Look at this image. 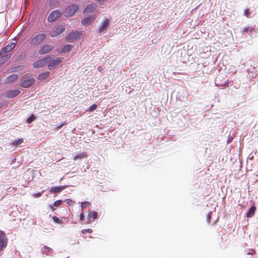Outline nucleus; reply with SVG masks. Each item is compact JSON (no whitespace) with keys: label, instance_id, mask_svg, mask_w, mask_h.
I'll return each mask as SVG.
<instances>
[{"label":"nucleus","instance_id":"13","mask_svg":"<svg viewBox=\"0 0 258 258\" xmlns=\"http://www.w3.org/2000/svg\"><path fill=\"white\" fill-rule=\"evenodd\" d=\"M97 5L95 4H90L87 5L84 10V14H87L92 12L96 8Z\"/></svg>","mask_w":258,"mask_h":258},{"label":"nucleus","instance_id":"17","mask_svg":"<svg viewBox=\"0 0 258 258\" xmlns=\"http://www.w3.org/2000/svg\"><path fill=\"white\" fill-rule=\"evenodd\" d=\"M53 250L49 247L44 245L43 248L41 249V252L43 254H46L49 255L53 252Z\"/></svg>","mask_w":258,"mask_h":258},{"label":"nucleus","instance_id":"18","mask_svg":"<svg viewBox=\"0 0 258 258\" xmlns=\"http://www.w3.org/2000/svg\"><path fill=\"white\" fill-rule=\"evenodd\" d=\"M109 25V20L106 19L102 23L101 26L99 28V32H102L104 31L108 27Z\"/></svg>","mask_w":258,"mask_h":258},{"label":"nucleus","instance_id":"7","mask_svg":"<svg viewBox=\"0 0 258 258\" xmlns=\"http://www.w3.org/2000/svg\"><path fill=\"white\" fill-rule=\"evenodd\" d=\"M62 13L58 10H54L52 11L48 16L47 20L49 22H53L55 21Z\"/></svg>","mask_w":258,"mask_h":258},{"label":"nucleus","instance_id":"30","mask_svg":"<svg viewBox=\"0 0 258 258\" xmlns=\"http://www.w3.org/2000/svg\"><path fill=\"white\" fill-rule=\"evenodd\" d=\"M62 203V201L61 200H57L55 202H54L53 204V206L55 207H58L59 205H60Z\"/></svg>","mask_w":258,"mask_h":258},{"label":"nucleus","instance_id":"35","mask_svg":"<svg viewBox=\"0 0 258 258\" xmlns=\"http://www.w3.org/2000/svg\"><path fill=\"white\" fill-rule=\"evenodd\" d=\"M42 194L41 192H37L33 195V196L35 198H38L41 196Z\"/></svg>","mask_w":258,"mask_h":258},{"label":"nucleus","instance_id":"22","mask_svg":"<svg viewBox=\"0 0 258 258\" xmlns=\"http://www.w3.org/2000/svg\"><path fill=\"white\" fill-rule=\"evenodd\" d=\"M73 47V45L71 44H66L64 45L61 48V52L65 53L69 51Z\"/></svg>","mask_w":258,"mask_h":258},{"label":"nucleus","instance_id":"4","mask_svg":"<svg viewBox=\"0 0 258 258\" xmlns=\"http://www.w3.org/2000/svg\"><path fill=\"white\" fill-rule=\"evenodd\" d=\"M82 33L83 31H73L68 34L66 38V41L70 43L74 42L79 37Z\"/></svg>","mask_w":258,"mask_h":258},{"label":"nucleus","instance_id":"32","mask_svg":"<svg viewBox=\"0 0 258 258\" xmlns=\"http://www.w3.org/2000/svg\"><path fill=\"white\" fill-rule=\"evenodd\" d=\"M23 142V140L22 139H19L15 142H13V145H20Z\"/></svg>","mask_w":258,"mask_h":258},{"label":"nucleus","instance_id":"9","mask_svg":"<svg viewBox=\"0 0 258 258\" xmlns=\"http://www.w3.org/2000/svg\"><path fill=\"white\" fill-rule=\"evenodd\" d=\"M53 48V46L51 44L43 45L39 49V53L40 54L47 53L51 51Z\"/></svg>","mask_w":258,"mask_h":258},{"label":"nucleus","instance_id":"31","mask_svg":"<svg viewBox=\"0 0 258 258\" xmlns=\"http://www.w3.org/2000/svg\"><path fill=\"white\" fill-rule=\"evenodd\" d=\"M89 204L90 203L88 202H83L81 205L82 210L84 209L87 207V206L89 205Z\"/></svg>","mask_w":258,"mask_h":258},{"label":"nucleus","instance_id":"37","mask_svg":"<svg viewBox=\"0 0 258 258\" xmlns=\"http://www.w3.org/2000/svg\"><path fill=\"white\" fill-rule=\"evenodd\" d=\"M85 218L84 215L83 213H81L80 217V219L81 221H84Z\"/></svg>","mask_w":258,"mask_h":258},{"label":"nucleus","instance_id":"1","mask_svg":"<svg viewBox=\"0 0 258 258\" xmlns=\"http://www.w3.org/2000/svg\"><path fill=\"white\" fill-rule=\"evenodd\" d=\"M20 86L23 88H28L33 84L35 82V79L31 76L25 75L21 79Z\"/></svg>","mask_w":258,"mask_h":258},{"label":"nucleus","instance_id":"24","mask_svg":"<svg viewBox=\"0 0 258 258\" xmlns=\"http://www.w3.org/2000/svg\"><path fill=\"white\" fill-rule=\"evenodd\" d=\"M87 157V154L85 153H82L81 154L76 155L74 158V160H77L78 159H82Z\"/></svg>","mask_w":258,"mask_h":258},{"label":"nucleus","instance_id":"21","mask_svg":"<svg viewBox=\"0 0 258 258\" xmlns=\"http://www.w3.org/2000/svg\"><path fill=\"white\" fill-rule=\"evenodd\" d=\"M255 209L256 208L254 206L251 207L246 214V217L247 218H251L253 217L254 215Z\"/></svg>","mask_w":258,"mask_h":258},{"label":"nucleus","instance_id":"10","mask_svg":"<svg viewBox=\"0 0 258 258\" xmlns=\"http://www.w3.org/2000/svg\"><path fill=\"white\" fill-rule=\"evenodd\" d=\"M62 57H58L56 59L53 60L51 62L48 64V68L49 70H52L58 65L62 60Z\"/></svg>","mask_w":258,"mask_h":258},{"label":"nucleus","instance_id":"8","mask_svg":"<svg viewBox=\"0 0 258 258\" xmlns=\"http://www.w3.org/2000/svg\"><path fill=\"white\" fill-rule=\"evenodd\" d=\"M64 30V27L63 26H57L55 27L54 29L51 30L50 34L53 37H56L62 33Z\"/></svg>","mask_w":258,"mask_h":258},{"label":"nucleus","instance_id":"23","mask_svg":"<svg viewBox=\"0 0 258 258\" xmlns=\"http://www.w3.org/2000/svg\"><path fill=\"white\" fill-rule=\"evenodd\" d=\"M49 75V72H43L38 75V79L44 80L47 78Z\"/></svg>","mask_w":258,"mask_h":258},{"label":"nucleus","instance_id":"16","mask_svg":"<svg viewBox=\"0 0 258 258\" xmlns=\"http://www.w3.org/2000/svg\"><path fill=\"white\" fill-rule=\"evenodd\" d=\"M94 20V17L88 16L85 18L82 21V23L84 26H87L93 21Z\"/></svg>","mask_w":258,"mask_h":258},{"label":"nucleus","instance_id":"36","mask_svg":"<svg viewBox=\"0 0 258 258\" xmlns=\"http://www.w3.org/2000/svg\"><path fill=\"white\" fill-rule=\"evenodd\" d=\"M249 14H250L249 10L248 9H246V10L244 11V15H245L246 16H248Z\"/></svg>","mask_w":258,"mask_h":258},{"label":"nucleus","instance_id":"5","mask_svg":"<svg viewBox=\"0 0 258 258\" xmlns=\"http://www.w3.org/2000/svg\"><path fill=\"white\" fill-rule=\"evenodd\" d=\"M52 59L51 56H47L44 58H42L36 61H35L33 64V67L35 68H39L45 64H47L48 62H49Z\"/></svg>","mask_w":258,"mask_h":258},{"label":"nucleus","instance_id":"15","mask_svg":"<svg viewBox=\"0 0 258 258\" xmlns=\"http://www.w3.org/2000/svg\"><path fill=\"white\" fill-rule=\"evenodd\" d=\"M66 187H67V185L52 187L51 188L50 191L54 193L59 192Z\"/></svg>","mask_w":258,"mask_h":258},{"label":"nucleus","instance_id":"29","mask_svg":"<svg viewBox=\"0 0 258 258\" xmlns=\"http://www.w3.org/2000/svg\"><path fill=\"white\" fill-rule=\"evenodd\" d=\"M52 219L53 221L56 223L60 224L61 222L59 219L56 216H53Z\"/></svg>","mask_w":258,"mask_h":258},{"label":"nucleus","instance_id":"6","mask_svg":"<svg viewBox=\"0 0 258 258\" xmlns=\"http://www.w3.org/2000/svg\"><path fill=\"white\" fill-rule=\"evenodd\" d=\"M8 239L6 233L3 231H0V250H3L7 245Z\"/></svg>","mask_w":258,"mask_h":258},{"label":"nucleus","instance_id":"38","mask_svg":"<svg viewBox=\"0 0 258 258\" xmlns=\"http://www.w3.org/2000/svg\"><path fill=\"white\" fill-rule=\"evenodd\" d=\"M53 206H53V205H49V208L50 209H51L52 210V211H53L55 210V209L53 208Z\"/></svg>","mask_w":258,"mask_h":258},{"label":"nucleus","instance_id":"2","mask_svg":"<svg viewBox=\"0 0 258 258\" xmlns=\"http://www.w3.org/2000/svg\"><path fill=\"white\" fill-rule=\"evenodd\" d=\"M46 38V34L44 33H40L36 35L32 38L30 42L31 45L35 46L39 44Z\"/></svg>","mask_w":258,"mask_h":258},{"label":"nucleus","instance_id":"28","mask_svg":"<svg viewBox=\"0 0 258 258\" xmlns=\"http://www.w3.org/2000/svg\"><path fill=\"white\" fill-rule=\"evenodd\" d=\"M64 202L69 205H72L74 203V202L71 199H66L64 201Z\"/></svg>","mask_w":258,"mask_h":258},{"label":"nucleus","instance_id":"40","mask_svg":"<svg viewBox=\"0 0 258 258\" xmlns=\"http://www.w3.org/2000/svg\"><path fill=\"white\" fill-rule=\"evenodd\" d=\"M244 31L246 32H248L249 31V28H245L244 29Z\"/></svg>","mask_w":258,"mask_h":258},{"label":"nucleus","instance_id":"14","mask_svg":"<svg viewBox=\"0 0 258 258\" xmlns=\"http://www.w3.org/2000/svg\"><path fill=\"white\" fill-rule=\"evenodd\" d=\"M18 76L17 74H13L9 76L5 80V83H10L17 79Z\"/></svg>","mask_w":258,"mask_h":258},{"label":"nucleus","instance_id":"34","mask_svg":"<svg viewBox=\"0 0 258 258\" xmlns=\"http://www.w3.org/2000/svg\"><path fill=\"white\" fill-rule=\"evenodd\" d=\"M92 230L91 229H84V230H82V233L83 234H85L86 233H91L92 232Z\"/></svg>","mask_w":258,"mask_h":258},{"label":"nucleus","instance_id":"42","mask_svg":"<svg viewBox=\"0 0 258 258\" xmlns=\"http://www.w3.org/2000/svg\"><path fill=\"white\" fill-rule=\"evenodd\" d=\"M52 4V0H50V5L51 6Z\"/></svg>","mask_w":258,"mask_h":258},{"label":"nucleus","instance_id":"20","mask_svg":"<svg viewBox=\"0 0 258 258\" xmlns=\"http://www.w3.org/2000/svg\"><path fill=\"white\" fill-rule=\"evenodd\" d=\"M24 68L23 66H18L16 67H12L9 69L8 70V72L9 73H15L21 71Z\"/></svg>","mask_w":258,"mask_h":258},{"label":"nucleus","instance_id":"33","mask_svg":"<svg viewBox=\"0 0 258 258\" xmlns=\"http://www.w3.org/2000/svg\"><path fill=\"white\" fill-rule=\"evenodd\" d=\"M212 212H209L208 215H207V221L208 223H210V219L211 218V215H212Z\"/></svg>","mask_w":258,"mask_h":258},{"label":"nucleus","instance_id":"25","mask_svg":"<svg viewBox=\"0 0 258 258\" xmlns=\"http://www.w3.org/2000/svg\"><path fill=\"white\" fill-rule=\"evenodd\" d=\"M98 216V213L97 212H93V213H90L89 214L88 216V218H91L92 217L93 219H97Z\"/></svg>","mask_w":258,"mask_h":258},{"label":"nucleus","instance_id":"11","mask_svg":"<svg viewBox=\"0 0 258 258\" xmlns=\"http://www.w3.org/2000/svg\"><path fill=\"white\" fill-rule=\"evenodd\" d=\"M20 93V91L18 89H15L14 90H9L6 93V96L9 98H14Z\"/></svg>","mask_w":258,"mask_h":258},{"label":"nucleus","instance_id":"27","mask_svg":"<svg viewBox=\"0 0 258 258\" xmlns=\"http://www.w3.org/2000/svg\"><path fill=\"white\" fill-rule=\"evenodd\" d=\"M97 107V106L96 104H93L87 109V111H88L89 112H92L94 110L96 109Z\"/></svg>","mask_w":258,"mask_h":258},{"label":"nucleus","instance_id":"3","mask_svg":"<svg viewBox=\"0 0 258 258\" xmlns=\"http://www.w3.org/2000/svg\"><path fill=\"white\" fill-rule=\"evenodd\" d=\"M78 9V6L75 4H72L68 6L63 12V14L66 17H71L74 15L77 10Z\"/></svg>","mask_w":258,"mask_h":258},{"label":"nucleus","instance_id":"12","mask_svg":"<svg viewBox=\"0 0 258 258\" xmlns=\"http://www.w3.org/2000/svg\"><path fill=\"white\" fill-rule=\"evenodd\" d=\"M15 47V43L14 42H11V43L8 44L6 46L4 47L2 49V50L1 51V53L4 54V53H8L10 50L14 49Z\"/></svg>","mask_w":258,"mask_h":258},{"label":"nucleus","instance_id":"26","mask_svg":"<svg viewBox=\"0 0 258 258\" xmlns=\"http://www.w3.org/2000/svg\"><path fill=\"white\" fill-rule=\"evenodd\" d=\"M36 117L35 116H34V114H32L30 117H29L27 120H26V122L27 123H30L31 122H32L33 121H34Z\"/></svg>","mask_w":258,"mask_h":258},{"label":"nucleus","instance_id":"19","mask_svg":"<svg viewBox=\"0 0 258 258\" xmlns=\"http://www.w3.org/2000/svg\"><path fill=\"white\" fill-rule=\"evenodd\" d=\"M11 57V54L7 53L5 55H2L0 56V65L4 63L7 61Z\"/></svg>","mask_w":258,"mask_h":258},{"label":"nucleus","instance_id":"41","mask_svg":"<svg viewBox=\"0 0 258 258\" xmlns=\"http://www.w3.org/2000/svg\"><path fill=\"white\" fill-rule=\"evenodd\" d=\"M249 31L250 32H251L252 31H254V29L251 28L250 29H249Z\"/></svg>","mask_w":258,"mask_h":258},{"label":"nucleus","instance_id":"39","mask_svg":"<svg viewBox=\"0 0 258 258\" xmlns=\"http://www.w3.org/2000/svg\"><path fill=\"white\" fill-rule=\"evenodd\" d=\"M63 124H60V125H58V126L56 127L57 130H59V128H60L62 126Z\"/></svg>","mask_w":258,"mask_h":258}]
</instances>
